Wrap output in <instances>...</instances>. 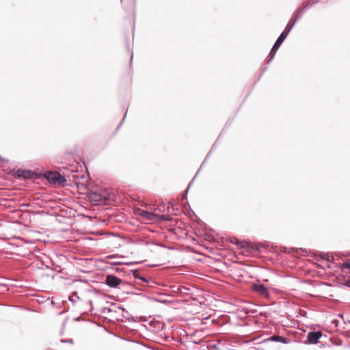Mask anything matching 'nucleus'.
Wrapping results in <instances>:
<instances>
[{"instance_id": "28", "label": "nucleus", "mask_w": 350, "mask_h": 350, "mask_svg": "<svg viewBox=\"0 0 350 350\" xmlns=\"http://www.w3.org/2000/svg\"><path fill=\"white\" fill-rule=\"evenodd\" d=\"M217 141H218V139H217V141H216V142H217ZM216 143H217V142H215V144H216ZM215 146V144H214V145L212 146L211 150V152L213 150V149L214 148Z\"/></svg>"}, {"instance_id": "31", "label": "nucleus", "mask_w": 350, "mask_h": 350, "mask_svg": "<svg viewBox=\"0 0 350 350\" xmlns=\"http://www.w3.org/2000/svg\"><path fill=\"white\" fill-rule=\"evenodd\" d=\"M131 1H132L133 3H134L135 0H131Z\"/></svg>"}, {"instance_id": "11", "label": "nucleus", "mask_w": 350, "mask_h": 350, "mask_svg": "<svg viewBox=\"0 0 350 350\" xmlns=\"http://www.w3.org/2000/svg\"><path fill=\"white\" fill-rule=\"evenodd\" d=\"M320 259L327 260L328 262H332L334 260L333 256H332V260L330 259V255L329 253L325 252H320L319 253Z\"/></svg>"}, {"instance_id": "24", "label": "nucleus", "mask_w": 350, "mask_h": 350, "mask_svg": "<svg viewBox=\"0 0 350 350\" xmlns=\"http://www.w3.org/2000/svg\"><path fill=\"white\" fill-rule=\"evenodd\" d=\"M291 250H293V252L296 251L297 252H298L299 250H301L302 252L304 251V250H303L302 248H300V249H294V248H291Z\"/></svg>"}, {"instance_id": "19", "label": "nucleus", "mask_w": 350, "mask_h": 350, "mask_svg": "<svg viewBox=\"0 0 350 350\" xmlns=\"http://www.w3.org/2000/svg\"><path fill=\"white\" fill-rule=\"evenodd\" d=\"M61 342H64V343H71L72 344L73 343V340L72 339H62L61 340Z\"/></svg>"}, {"instance_id": "12", "label": "nucleus", "mask_w": 350, "mask_h": 350, "mask_svg": "<svg viewBox=\"0 0 350 350\" xmlns=\"http://www.w3.org/2000/svg\"><path fill=\"white\" fill-rule=\"evenodd\" d=\"M57 176L56 177L55 184H58L59 185L66 183V179L64 176H62L59 172L57 173Z\"/></svg>"}, {"instance_id": "21", "label": "nucleus", "mask_w": 350, "mask_h": 350, "mask_svg": "<svg viewBox=\"0 0 350 350\" xmlns=\"http://www.w3.org/2000/svg\"><path fill=\"white\" fill-rule=\"evenodd\" d=\"M126 113L124 114V117H123V119L122 120L121 122L118 124V127H117V129H119L120 127L122 126L125 118H126Z\"/></svg>"}, {"instance_id": "20", "label": "nucleus", "mask_w": 350, "mask_h": 350, "mask_svg": "<svg viewBox=\"0 0 350 350\" xmlns=\"http://www.w3.org/2000/svg\"><path fill=\"white\" fill-rule=\"evenodd\" d=\"M343 285L350 288V279L345 280V282L343 283Z\"/></svg>"}, {"instance_id": "2", "label": "nucleus", "mask_w": 350, "mask_h": 350, "mask_svg": "<svg viewBox=\"0 0 350 350\" xmlns=\"http://www.w3.org/2000/svg\"><path fill=\"white\" fill-rule=\"evenodd\" d=\"M88 198L93 205H106L111 199V195L107 191L102 190L100 192H90L88 194Z\"/></svg>"}, {"instance_id": "1", "label": "nucleus", "mask_w": 350, "mask_h": 350, "mask_svg": "<svg viewBox=\"0 0 350 350\" xmlns=\"http://www.w3.org/2000/svg\"><path fill=\"white\" fill-rule=\"evenodd\" d=\"M293 26L288 23L284 31L280 33L273 46H272L270 53L269 54V59L266 62V65H268L273 59L278 49L280 48L282 42L285 40L288 33L293 29Z\"/></svg>"}, {"instance_id": "23", "label": "nucleus", "mask_w": 350, "mask_h": 350, "mask_svg": "<svg viewBox=\"0 0 350 350\" xmlns=\"http://www.w3.org/2000/svg\"><path fill=\"white\" fill-rule=\"evenodd\" d=\"M231 242L237 245H239L240 244V241L237 239H235V241H232Z\"/></svg>"}, {"instance_id": "17", "label": "nucleus", "mask_w": 350, "mask_h": 350, "mask_svg": "<svg viewBox=\"0 0 350 350\" xmlns=\"http://www.w3.org/2000/svg\"><path fill=\"white\" fill-rule=\"evenodd\" d=\"M200 168L198 170V172H199V171H200ZM197 173H198V172H197ZM197 174H196V176L193 177V178L192 179V180L190 182V183H189V186H188L187 189H186V191H185V195H184V196H183V198L187 199V194L188 190H189V187H190L191 185V184H192V183L193 182L194 179L196 178V176H197Z\"/></svg>"}, {"instance_id": "22", "label": "nucleus", "mask_w": 350, "mask_h": 350, "mask_svg": "<svg viewBox=\"0 0 350 350\" xmlns=\"http://www.w3.org/2000/svg\"><path fill=\"white\" fill-rule=\"evenodd\" d=\"M344 265L345 267L350 269V260L348 262H346Z\"/></svg>"}, {"instance_id": "6", "label": "nucleus", "mask_w": 350, "mask_h": 350, "mask_svg": "<svg viewBox=\"0 0 350 350\" xmlns=\"http://www.w3.org/2000/svg\"><path fill=\"white\" fill-rule=\"evenodd\" d=\"M323 334L321 331L310 332L307 335V342L306 344H317L322 336Z\"/></svg>"}, {"instance_id": "10", "label": "nucleus", "mask_w": 350, "mask_h": 350, "mask_svg": "<svg viewBox=\"0 0 350 350\" xmlns=\"http://www.w3.org/2000/svg\"><path fill=\"white\" fill-rule=\"evenodd\" d=\"M271 341L274 342H280L283 344H287L288 342V340L283 336L279 335H273L270 338Z\"/></svg>"}, {"instance_id": "14", "label": "nucleus", "mask_w": 350, "mask_h": 350, "mask_svg": "<svg viewBox=\"0 0 350 350\" xmlns=\"http://www.w3.org/2000/svg\"><path fill=\"white\" fill-rule=\"evenodd\" d=\"M321 0H310L306 4V5L307 6V8L309 9L310 8H311L313 5H314L315 3H317L320 1Z\"/></svg>"}, {"instance_id": "25", "label": "nucleus", "mask_w": 350, "mask_h": 350, "mask_svg": "<svg viewBox=\"0 0 350 350\" xmlns=\"http://www.w3.org/2000/svg\"><path fill=\"white\" fill-rule=\"evenodd\" d=\"M208 158V156L206 157V158L204 159L203 163H202L201 166H200V168L202 167L203 164L206 162V159Z\"/></svg>"}, {"instance_id": "26", "label": "nucleus", "mask_w": 350, "mask_h": 350, "mask_svg": "<svg viewBox=\"0 0 350 350\" xmlns=\"http://www.w3.org/2000/svg\"><path fill=\"white\" fill-rule=\"evenodd\" d=\"M133 57V53H131V59H130V64H131V62H132Z\"/></svg>"}, {"instance_id": "18", "label": "nucleus", "mask_w": 350, "mask_h": 350, "mask_svg": "<svg viewBox=\"0 0 350 350\" xmlns=\"http://www.w3.org/2000/svg\"><path fill=\"white\" fill-rule=\"evenodd\" d=\"M133 288V285L131 284V287H125V288H120L122 291L125 292L127 294L132 293L131 289Z\"/></svg>"}, {"instance_id": "3", "label": "nucleus", "mask_w": 350, "mask_h": 350, "mask_svg": "<svg viewBox=\"0 0 350 350\" xmlns=\"http://www.w3.org/2000/svg\"><path fill=\"white\" fill-rule=\"evenodd\" d=\"M136 211L140 216L143 217L144 218L148 220L156 221L157 219H160L165 221H170L172 220V217L168 215H159L156 213L149 212L148 211L143 210L141 208H138Z\"/></svg>"}, {"instance_id": "5", "label": "nucleus", "mask_w": 350, "mask_h": 350, "mask_svg": "<svg viewBox=\"0 0 350 350\" xmlns=\"http://www.w3.org/2000/svg\"><path fill=\"white\" fill-rule=\"evenodd\" d=\"M252 289L262 297H268L269 295L267 288L262 283H253Z\"/></svg>"}, {"instance_id": "13", "label": "nucleus", "mask_w": 350, "mask_h": 350, "mask_svg": "<svg viewBox=\"0 0 350 350\" xmlns=\"http://www.w3.org/2000/svg\"><path fill=\"white\" fill-rule=\"evenodd\" d=\"M133 276L135 278L139 279L140 280H142V282H144L145 283H148V282H149L148 279H147L146 278H145L144 276H141L137 271H135L133 272Z\"/></svg>"}, {"instance_id": "8", "label": "nucleus", "mask_w": 350, "mask_h": 350, "mask_svg": "<svg viewBox=\"0 0 350 350\" xmlns=\"http://www.w3.org/2000/svg\"><path fill=\"white\" fill-rule=\"evenodd\" d=\"M57 173L58 172L47 171L44 172V177L51 183L55 184L56 177L57 176Z\"/></svg>"}, {"instance_id": "16", "label": "nucleus", "mask_w": 350, "mask_h": 350, "mask_svg": "<svg viewBox=\"0 0 350 350\" xmlns=\"http://www.w3.org/2000/svg\"><path fill=\"white\" fill-rule=\"evenodd\" d=\"M74 297H76L77 299H79V297L77 296V293L75 291L72 293L71 296L69 297V300L73 303L75 302V299H74Z\"/></svg>"}, {"instance_id": "15", "label": "nucleus", "mask_w": 350, "mask_h": 350, "mask_svg": "<svg viewBox=\"0 0 350 350\" xmlns=\"http://www.w3.org/2000/svg\"><path fill=\"white\" fill-rule=\"evenodd\" d=\"M23 172H24V170H21V169L17 170V171L16 172L15 176L17 178H24V174H23Z\"/></svg>"}, {"instance_id": "4", "label": "nucleus", "mask_w": 350, "mask_h": 350, "mask_svg": "<svg viewBox=\"0 0 350 350\" xmlns=\"http://www.w3.org/2000/svg\"><path fill=\"white\" fill-rule=\"evenodd\" d=\"M105 283L111 288H125V287H131V284L122 281L121 279L114 275H107Z\"/></svg>"}, {"instance_id": "30", "label": "nucleus", "mask_w": 350, "mask_h": 350, "mask_svg": "<svg viewBox=\"0 0 350 350\" xmlns=\"http://www.w3.org/2000/svg\"><path fill=\"white\" fill-rule=\"evenodd\" d=\"M23 206H27H27H29V204H23Z\"/></svg>"}, {"instance_id": "29", "label": "nucleus", "mask_w": 350, "mask_h": 350, "mask_svg": "<svg viewBox=\"0 0 350 350\" xmlns=\"http://www.w3.org/2000/svg\"><path fill=\"white\" fill-rule=\"evenodd\" d=\"M266 69H267V66H265V67L262 68V72H264L265 70H266Z\"/></svg>"}, {"instance_id": "7", "label": "nucleus", "mask_w": 350, "mask_h": 350, "mask_svg": "<svg viewBox=\"0 0 350 350\" xmlns=\"http://www.w3.org/2000/svg\"><path fill=\"white\" fill-rule=\"evenodd\" d=\"M308 8H307V6L305 5L304 7H303L302 8L299 9V10H297L295 14H294V16H293V18H291L288 23H290L291 25H292L293 26L295 25V24L301 18L302 15L305 13V12L308 10Z\"/></svg>"}, {"instance_id": "9", "label": "nucleus", "mask_w": 350, "mask_h": 350, "mask_svg": "<svg viewBox=\"0 0 350 350\" xmlns=\"http://www.w3.org/2000/svg\"><path fill=\"white\" fill-rule=\"evenodd\" d=\"M23 174H24L25 179L38 178V177L36 172L29 170H24Z\"/></svg>"}, {"instance_id": "27", "label": "nucleus", "mask_w": 350, "mask_h": 350, "mask_svg": "<svg viewBox=\"0 0 350 350\" xmlns=\"http://www.w3.org/2000/svg\"><path fill=\"white\" fill-rule=\"evenodd\" d=\"M288 250V248L287 247H284V252H290V251H287Z\"/></svg>"}]
</instances>
